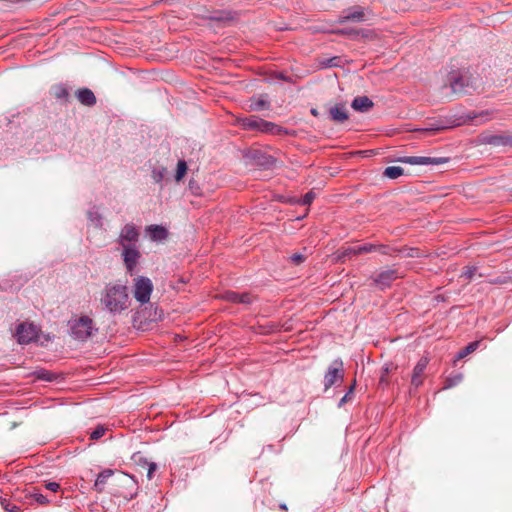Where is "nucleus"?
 <instances>
[{"instance_id":"nucleus-11","label":"nucleus","mask_w":512,"mask_h":512,"mask_svg":"<svg viewBox=\"0 0 512 512\" xmlns=\"http://www.w3.org/2000/svg\"><path fill=\"white\" fill-rule=\"evenodd\" d=\"M428 365L427 358H421L417 364L415 365L411 377V385L415 388H418L423 384L424 379V371Z\"/></svg>"},{"instance_id":"nucleus-27","label":"nucleus","mask_w":512,"mask_h":512,"mask_svg":"<svg viewBox=\"0 0 512 512\" xmlns=\"http://www.w3.org/2000/svg\"><path fill=\"white\" fill-rule=\"evenodd\" d=\"M385 247L384 246H376V245H373V244H365V245H361V246H357L356 247V253L357 255H360V254H364V253H369V252H373V251H376V250H380L382 253H385V251L383 250Z\"/></svg>"},{"instance_id":"nucleus-45","label":"nucleus","mask_w":512,"mask_h":512,"mask_svg":"<svg viewBox=\"0 0 512 512\" xmlns=\"http://www.w3.org/2000/svg\"><path fill=\"white\" fill-rule=\"evenodd\" d=\"M280 508L284 511H287V506L285 504L280 505Z\"/></svg>"},{"instance_id":"nucleus-2","label":"nucleus","mask_w":512,"mask_h":512,"mask_svg":"<svg viewBox=\"0 0 512 512\" xmlns=\"http://www.w3.org/2000/svg\"><path fill=\"white\" fill-rule=\"evenodd\" d=\"M69 328L71 336L81 342L90 338L96 330L93 319L86 315L72 318L69 321Z\"/></svg>"},{"instance_id":"nucleus-40","label":"nucleus","mask_w":512,"mask_h":512,"mask_svg":"<svg viewBox=\"0 0 512 512\" xmlns=\"http://www.w3.org/2000/svg\"><path fill=\"white\" fill-rule=\"evenodd\" d=\"M35 499L40 504H46L48 502L47 498L42 494H36Z\"/></svg>"},{"instance_id":"nucleus-26","label":"nucleus","mask_w":512,"mask_h":512,"mask_svg":"<svg viewBox=\"0 0 512 512\" xmlns=\"http://www.w3.org/2000/svg\"><path fill=\"white\" fill-rule=\"evenodd\" d=\"M479 344H480L479 341H473V342L469 343L466 347H464L463 349H461L458 352L457 359L458 360L463 359L466 356H468L469 354L473 353L479 347Z\"/></svg>"},{"instance_id":"nucleus-43","label":"nucleus","mask_w":512,"mask_h":512,"mask_svg":"<svg viewBox=\"0 0 512 512\" xmlns=\"http://www.w3.org/2000/svg\"><path fill=\"white\" fill-rule=\"evenodd\" d=\"M312 115L318 116V111L316 109L311 110Z\"/></svg>"},{"instance_id":"nucleus-12","label":"nucleus","mask_w":512,"mask_h":512,"mask_svg":"<svg viewBox=\"0 0 512 512\" xmlns=\"http://www.w3.org/2000/svg\"><path fill=\"white\" fill-rule=\"evenodd\" d=\"M329 117L333 122L343 123L349 118L348 110L345 103H336L329 108Z\"/></svg>"},{"instance_id":"nucleus-44","label":"nucleus","mask_w":512,"mask_h":512,"mask_svg":"<svg viewBox=\"0 0 512 512\" xmlns=\"http://www.w3.org/2000/svg\"><path fill=\"white\" fill-rule=\"evenodd\" d=\"M380 382H381V383L386 382V377H385L384 375H382V376H381Z\"/></svg>"},{"instance_id":"nucleus-31","label":"nucleus","mask_w":512,"mask_h":512,"mask_svg":"<svg viewBox=\"0 0 512 512\" xmlns=\"http://www.w3.org/2000/svg\"><path fill=\"white\" fill-rule=\"evenodd\" d=\"M476 270V267L466 266L463 268L460 277L465 278L466 280H472L476 274Z\"/></svg>"},{"instance_id":"nucleus-6","label":"nucleus","mask_w":512,"mask_h":512,"mask_svg":"<svg viewBox=\"0 0 512 512\" xmlns=\"http://www.w3.org/2000/svg\"><path fill=\"white\" fill-rule=\"evenodd\" d=\"M343 378V362L341 360H335L332 362L330 367L328 368L327 373L324 377V386L325 389H329L333 386L338 380Z\"/></svg>"},{"instance_id":"nucleus-21","label":"nucleus","mask_w":512,"mask_h":512,"mask_svg":"<svg viewBox=\"0 0 512 512\" xmlns=\"http://www.w3.org/2000/svg\"><path fill=\"white\" fill-rule=\"evenodd\" d=\"M77 99L86 106H93L96 103L94 93L88 88H81L76 92Z\"/></svg>"},{"instance_id":"nucleus-9","label":"nucleus","mask_w":512,"mask_h":512,"mask_svg":"<svg viewBox=\"0 0 512 512\" xmlns=\"http://www.w3.org/2000/svg\"><path fill=\"white\" fill-rule=\"evenodd\" d=\"M398 270L396 269H387L378 273L374 278V283L380 288H386L391 285V283L399 278Z\"/></svg>"},{"instance_id":"nucleus-18","label":"nucleus","mask_w":512,"mask_h":512,"mask_svg":"<svg viewBox=\"0 0 512 512\" xmlns=\"http://www.w3.org/2000/svg\"><path fill=\"white\" fill-rule=\"evenodd\" d=\"M260 132L266 133V134H271V135L287 134V130L285 128H283L282 126H280L274 122L266 121L264 119H263L262 123H260Z\"/></svg>"},{"instance_id":"nucleus-29","label":"nucleus","mask_w":512,"mask_h":512,"mask_svg":"<svg viewBox=\"0 0 512 512\" xmlns=\"http://www.w3.org/2000/svg\"><path fill=\"white\" fill-rule=\"evenodd\" d=\"M355 255H357L356 247H347L341 251H338V259L342 261Z\"/></svg>"},{"instance_id":"nucleus-34","label":"nucleus","mask_w":512,"mask_h":512,"mask_svg":"<svg viewBox=\"0 0 512 512\" xmlns=\"http://www.w3.org/2000/svg\"><path fill=\"white\" fill-rule=\"evenodd\" d=\"M316 197V193L314 191H309L307 192L303 197L302 199L300 200V204L302 205H310L313 200L315 199Z\"/></svg>"},{"instance_id":"nucleus-5","label":"nucleus","mask_w":512,"mask_h":512,"mask_svg":"<svg viewBox=\"0 0 512 512\" xmlns=\"http://www.w3.org/2000/svg\"><path fill=\"white\" fill-rule=\"evenodd\" d=\"M38 329L32 323H21L16 329V337L20 344H28L37 339Z\"/></svg>"},{"instance_id":"nucleus-3","label":"nucleus","mask_w":512,"mask_h":512,"mask_svg":"<svg viewBox=\"0 0 512 512\" xmlns=\"http://www.w3.org/2000/svg\"><path fill=\"white\" fill-rule=\"evenodd\" d=\"M153 291L152 281L145 276H138L133 280V297L140 304L144 305L150 301Z\"/></svg>"},{"instance_id":"nucleus-15","label":"nucleus","mask_w":512,"mask_h":512,"mask_svg":"<svg viewBox=\"0 0 512 512\" xmlns=\"http://www.w3.org/2000/svg\"><path fill=\"white\" fill-rule=\"evenodd\" d=\"M119 484L120 486L122 487H127V488H134V492H131L129 494L127 493H123V492H117L115 493L114 495L117 496V497H123L124 499H126L127 501L128 500H131L133 499L136 495H137V487H136V481L134 480L133 477H130L128 475H124L120 480H119Z\"/></svg>"},{"instance_id":"nucleus-1","label":"nucleus","mask_w":512,"mask_h":512,"mask_svg":"<svg viewBox=\"0 0 512 512\" xmlns=\"http://www.w3.org/2000/svg\"><path fill=\"white\" fill-rule=\"evenodd\" d=\"M100 304L112 315H120L127 311L131 305L127 286L120 283H108L101 293Z\"/></svg>"},{"instance_id":"nucleus-22","label":"nucleus","mask_w":512,"mask_h":512,"mask_svg":"<svg viewBox=\"0 0 512 512\" xmlns=\"http://www.w3.org/2000/svg\"><path fill=\"white\" fill-rule=\"evenodd\" d=\"M208 19L218 23L219 25L225 26L233 20V16L230 12L216 11L210 14Z\"/></svg>"},{"instance_id":"nucleus-13","label":"nucleus","mask_w":512,"mask_h":512,"mask_svg":"<svg viewBox=\"0 0 512 512\" xmlns=\"http://www.w3.org/2000/svg\"><path fill=\"white\" fill-rule=\"evenodd\" d=\"M365 20V12L361 7H354L347 12H345L344 15H341L338 19L339 24H344L349 21L353 22H362Z\"/></svg>"},{"instance_id":"nucleus-4","label":"nucleus","mask_w":512,"mask_h":512,"mask_svg":"<svg viewBox=\"0 0 512 512\" xmlns=\"http://www.w3.org/2000/svg\"><path fill=\"white\" fill-rule=\"evenodd\" d=\"M480 142L494 148L512 147V131H503L494 134L490 131L482 132L479 136Z\"/></svg>"},{"instance_id":"nucleus-24","label":"nucleus","mask_w":512,"mask_h":512,"mask_svg":"<svg viewBox=\"0 0 512 512\" xmlns=\"http://www.w3.org/2000/svg\"><path fill=\"white\" fill-rule=\"evenodd\" d=\"M451 90L455 95L468 93L466 89L465 79L463 77H456L450 83Z\"/></svg>"},{"instance_id":"nucleus-39","label":"nucleus","mask_w":512,"mask_h":512,"mask_svg":"<svg viewBox=\"0 0 512 512\" xmlns=\"http://www.w3.org/2000/svg\"><path fill=\"white\" fill-rule=\"evenodd\" d=\"M335 33L338 35H352L355 34V31L350 29H339L336 30Z\"/></svg>"},{"instance_id":"nucleus-28","label":"nucleus","mask_w":512,"mask_h":512,"mask_svg":"<svg viewBox=\"0 0 512 512\" xmlns=\"http://www.w3.org/2000/svg\"><path fill=\"white\" fill-rule=\"evenodd\" d=\"M404 170L399 166H389L384 170V176L390 179H396L399 176L403 175Z\"/></svg>"},{"instance_id":"nucleus-7","label":"nucleus","mask_w":512,"mask_h":512,"mask_svg":"<svg viewBox=\"0 0 512 512\" xmlns=\"http://www.w3.org/2000/svg\"><path fill=\"white\" fill-rule=\"evenodd\" d=\"M446 157H424V156H406L399 159V162L410 165H441L448 162Z\"/></svg>"},{"instance_id":"nucleus-37","label":"nucleus","mask_w":512,"mask_h":512,"mask_svg":"<svg viewBox=\"0 0 512 512\" xmlns=\"http://www.w3.org/2000/svg\"><path fill=\"white\" fill-rule=\"evenodd\" d=\"M147 466V479L151 480L153 478V474L157 469V465L153 462H147L144 463Z\"/></svg>"},{"instance_id":"nucleus-36","label":"nucleus","mask_w":512,"mask_h":512,"mask_svg":"<svg viewBox=\"0 0 512 512\" xmlns=\"http://www.w3.org/2000/svg\"><path fill=\"white\" fill-rule=\"evenodd\" d=\"M37 378L45 381H52L53 374L47 370H40L37 372Z\"/></svg>"},{"instance_id":"nucleus-20","label":"nucleus","mask_w":512,"mask_h":512,"mask_svg":"<svg viewBox=\"0 0 512 512\" xmlns=\"http://www.w3.org/2000/svg\"><path fill=\"white\" fill-rule=\"evenodd\" d=\"M114 474V470L112 469H105L101 473L98 474L93 489L98 492L102 493L105 489V485L107 484V481L110 477H112Z\"/></svg>"},{"instance_id":"nucleus-42","label":"nucleus","mask_w":512,"mask_h":512,"mask_svg":"<svg viewBox=\"0 0 512 512\" xmlns=\"http://www.w3.org/2000/svg\"><path fill=\"white\" fill-rule=\"evenodd\" d=\"M336 60H337V58H336V57H335V58H331V59L327 60L326 66H327V67L335 66V65H336L335 61H336Z\"/></svg>"},{"instance_id":"nucleus-23","label":"nucleus","mask_w":512,"mask_h":512,"mask_svg":"<svg viewBox=\"0 0 512 512\" xmlns=\"http://www.w3.org/2000/svg\"><path fill=\"white\" fill-rule=\"evenodd\" d=\"M270 107L269 101H267L263 96L260 98H251L249 100V111H261L264 109H268Z\"/></svg>"},{"instance_id":"nucleus-14","label":"nucleus","mask_w":512,"mask_h":512,"mask_svg":"<svg viewBox=\"0 0 512 512\" xmlns=\"http://www.w3.org/2000/svg\"><path fill=\"white\" fill-rule=\"evenodd\" d=\"M263 119L258 116L252 115L248 117L237 118V123L244 130L248 131H259L260 132V123H262Z\"/></svg>"},{"instance_id":"nucleus-30","label":"nucleus","mask_w":512,"mask_h":512,"mask_svg":"<svg viewBox=\"0 0 512 512\" xmlns=\"http://www.w3.org/2000/svg\"><path fill=\"white\" fill-rule=\"evenodd\" d=\"M186 172H187V164L185 161L180 160L177 163V170H176V175H175L176 181H180L185 176Z\"/></svg>"},{"instance_id":"nucleus-35","label":"nucleus","mask_w":512,"mask_h":512,"mask_svg":"<svg viewBox=\"0 0 512 512\" xmlns=\"http://www.w3.org/2000/svg\"><path fill=\"white\" fill-rule=\"evenodd\" d=\"M305 259L306 256L302 253H294L293 255L290 256L291 262L294 263L295 265L303 263Z\"/></svg>"},{"instance_id":"nucleus-32","label":"nucleus","mask_w":512,"mask_h":512,"mask_svg":"<svg viewBox=\"0 0 512 512\" xmlns=\"http://www.w3.org/2000/svg\"><path fill=\"white\" fill-rule=\"evenodd\" d=\"M106 428L102 425L97 426L91 433H90V439L92 440H98L101 437L104 436L106 432Z\"/></svg>"},{"instance_id":"nucleus-19","label":"nucleus","mask_w":512,"mask_h":512,"mask_svg":"<svg viewBox=\"0 0 512 512\" xmlns=\"http://www.w3.org/2000/svg\"><path fill=\"white\" fill-rule=\"evenodd\" d=\"M374 106V103L367 96L355 97L351 103V107L358 112H367Z\"/></svg>"},{"instance_id":"nucleus-16","label":"nucleus","mask_w":512,"mask_h":512,"mask_svg":"<svg viewBox=\"0 0 512 512\" xmlns=\"http://www.w3.org/2000/svg\"><path fill=\"white\" fill-rule=\"evenodd\" d=\"M223 298L226 301L232 302V303H241L245 305H249L254 301V297L249 293H236L233 291H227L223 294Z\"/></svg>"},{"instance_id":"nucleus-38","label":"nucleus","mask_w":512,"mask_h":512,"mask_svg":"<svg viewBox=\"0 0 512 512\" xmlns=\"http://www.w3.org/2000/svg\"><path fill=\"white\" fill-rule=\"evenodd\" d=\"M45 487L50 491L56 492L60 488V485L56 482H49Z\"/></svg>"},{"instance_id":"nucleus-25","label":"nucleus","mask_w":512,"mask_h":512,"mask_svg":"<svg viewBox=\"0 0 512 512\" xmlns=\"http://www.w3.org/2000/svg\"><path fill=\"white\" fill-rule=\"evenodd\" d=\"M50 93L57 99H66L69 95L67 88L61 84H57L51 87Z\"/></svg>"},{"instance_id":"nucleus-41","label":"nucleus","mask_w":512,"mask_h":512,"mask_svg":"<svg viewBox=\"0 0 512 512\" xmlns=\"http://www.w3.org/2000/svg\"><path fill=\"white\" fill-rule=\"evenodd\" d=\"M353 388H354V385L350 387L349 392L346 395H344V397L341 399V401H340L341 404L345 403V402H347L349 400V396L352 393Z\"/></svg>"},{"instance_id":"nucleus-8","label":"nucleus","mask_w":512,"mask_h":512,"mask_svg":"<svg viewBox=\"0 0 512 512\" xmlns=\"http://www.w3.org/2000/svg\"><path fill=\"white\" fill-rule=\"evenodd\" d=\"M122 255L127 272L132 275L141 254L135 246H124Z\"/></svg>"},{"instance_id":"nucleus-10","label":"nucleus","mask_w":512,"mask_h":512,"mask_svg":"<svg viewBox=\"0 0 512 512\" xmlns=\"http://www.w3.org/2000/svg\"><path fill=\"white\" fill-rule=\"evenodd\" d=\"M139 235L140 234L136 226L129 223L122 228L118 242L122 247H124L127 246L125 242H137Z\"/></svg>"},{"instance_id":"nucleus-33","label":"nucleus","mask_w":512,"mask_h":512,"mask_svg":"<svg viewBox=\"0 0 512 512\" xmlns=\"http://www.w3.org/2000/svg\"><path fill=\"white\" fill-rule=\"evenodd\" d=\"M463 380L462 374H457L454 377L448 378L445 382L444 388H451L457 384H459Z\"/></svg>"},{"instance_id":"nucleus-17","label":"nucleus","mask_w":512,"mask_h":512,"mask_svg":"<svg viewBox=\"0 0 512 512\" xmlns=\"http://www.w3.org/2000/svg\"><path fill=\"white\" fill-rule=\"evenodd\" d=\"M146 232L152 241H162L168 237V231L161 225H149Z\"/></svg>"}]
</instances>
